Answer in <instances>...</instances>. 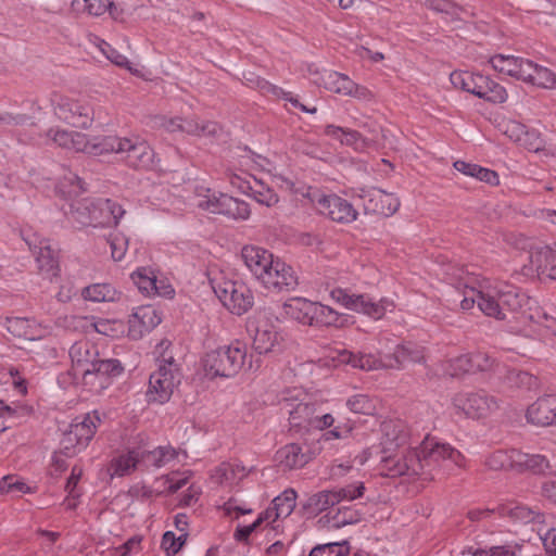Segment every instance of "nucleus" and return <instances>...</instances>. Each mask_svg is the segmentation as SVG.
Returning <instances> with one entry per match:
<instances>
[{"label": "nucleus", "mask_w": 556, "mask_h": 556, "mask_svg": "<svg viewBox=\"0 0 556 556\" xmlns=\"http://www.w3.org/2000/svg\"><path fill=\"white\" fill-rule=\"evenodd\" d=\"M383 470L384 475L391 478L407 476L408 478L420 477L422 480H428L417 448L408 450L401 456L384 458Z\"/></svg>", "instance_id": "10"}, {"label": "nucleus", "mask_w": 556, "mask_h": 556, "mask_svg": "<svg viewBox=\"0 0 556 556\" xmlns=\"http://www.w3.org/2000/svg\"><path fill=\"white\" fill-rule=\"evenodd\" d=\"M361 199L365 214L389 217L395 214L401 205L399 198L379 188L363 191Z\"/></svg>", "instance_id": "16"}, {"label": "nucleus", "mask_w": 556, "mask_h": 556, "mask_svg": "<svg viewBox=\"0 0 556 556\" xmlns=\"http://www.w3.org/2000/svg\"><path fill=\"white\" fill-rule=\"evenodd\" d=\"M526 68L521 81L541 89H556V73L554 71L531 60H529Z\"/></svg>", "instance_id": "27"}, {"label": "nucleus", "mask_w": 556, "mask_h": 556, "mask_svg": "<svg viewBox=\"0 0 556 556\" xmlns=\"http://www.w3.org/2000/svg\"><path fill=\"white\" fill-rule=\"evenodd\" d=\"M365 485L363 482H358L357 484H349L346 486L334 489V494L338 496V504L343 500L353 501L355 498L362 497L365 492Z\"/></svg>", "instance_id": "61"}, {"label": "nucleus", "mask_w": 556, "mask_h": 556, "mask_svg": "<svg viewBox=\"0 0 556 556\" xmlns=\"http://www.w3.org/2000/svg\"><path fill=\"white\" fill-rule=\"evenodd\" d=\"M460 288H463V299L460 300V307L464 311H469L475 306L476 303L478 304V296L480 294V290L469 287L466 283L458 282V289Z\"/></svg>", "instance_id": "63"}, {"label": "nucleus", "mask_w": 556, "mask_h": 556, "mask_svg": "<svg viewBox=\"0 0 556 556\" xmlns=\"http://www.w3.org/2000/svg\"><path fill=\"white\" fill-rule=\"evenodd\" d=\"M81 296L91 302H116L119 301L122 292L111 283H93L81 290Z\"/></svg>", "instance_id": "34"}, {"label": "nucleus", "mask_w": 556, "mask_h": 556, "mask_svg": "<svg viewBox=\"0 0 556 556\" xmlns=\"http://www.w3.org/2000/svg\"><path fill=\"white\" fill-rule=\"evenodd\" d=\"M190 128L187 129L188 134H194L198 136L216 137L222 130L220 126L216 122H203L202 124L188 123Z\"/></svg>", "instance_id": "58"}, {"label": "nucleus", "mask_w": 556, "mask_h": 556, "mask_svg": "<svg viewBox=\"0 0 556 556\" xmlns=\"http://www.w3.org/2000/svg\"><path fill=\"white\" fill-rule=\"evenodd\" d=\"M350 545L348 541L318 544L314 546L308 556H348Z\"/></svg>", "instance_id": "49"}, {"label": "nucleus", "mask_w": 556, "mask_h": 556, "mask_svg": "<svg viewBox=\"0 0 556 556\" xmlns=\"http://www.w3.org/2000/svg\"><path fill=\"white\" fill-rule=\"evenodd\" d=\"M358 294H351L346 289H342L340 287L333 288L330 291V298L339 305L354 311V305L356 304Z\"/></svg>", "instance_id": "59"}, {"label": "nucleus", "mask_w": 556, "mask_h": 556, "mask_svg": "<svg viewBox=\"0 0 556 556\" xmlns=\"http://www.w3.org/2000/svg\"><path fill=\"white\" fill-rule=\"evenodd\" d=\"M489 63L494 71L521 80V76L526 74L529 59L498 53L492 55L489 59Z\"/></svg>", "instance_id": "25"}, {"label": "nucleus", "mask_w": 556, "mask_h": 556, "mask_svg": "<svg viewBox=\"0 0 556 556\" xmlns=\"http://www.w3.org/2000/svg\"><path fill=\"white\" fill-rule=\"evenodd\" d=\"M527 421L538 427H547L556 422V397L544 395L533 402L526 413Z\"/></svg>", "instance_id": "22"}, {"label": "nucleus", "mask_w": 556, "mask_h": 556, "mask_svg": "<svg viewBox=\"0 0 556 556\" xmlns=\"http://www.w3.org/2000/svg\"><path fill=\"white\" fill-rule=\"evenodd\" d=\"M48 137H50L54 143H56L59 147L74 150L77 152H86L89 154H93L90 150L93 149V146L96 143V138L93 139V142H89L85 135L75 132V131H67L64 129H49Z\"/></svg>", "instance_id": "26"}, {"label": "nucleus", "mask_w": 556, "mask_h": 556, "mask_svg": "<svg viewBox=\"0 0 556 556\" xmlns=\"http://www.w3.org/2000/svg\"><path fill=\"white\" fill-rule=\"evenodd\" d=\"M260 282L269 291L288 292L298 286V277L290 265L276 257Z\"/></svg>", "instance_id": "14"}, {"label": "nucleus", "mask_w": 556, "mask_h": 556, "mask_svg": "<svg viewBox=\"0 0 556 556\" xmlns=\"http://www.w3.org/2000/svg\"><path fill=\"white\" fill-rule=\"evenodd\" d=\"M417 451L420 453L428 480L433 479L431 471L441 460H451L458 467L464 466L465 457L458 450L448 443L439 442L434 438L427 437L417 447Z\"/></svg>", "instance_id": "8"}, {"label": "nucleus", "mask_w": 556, "mask_h": 556, "mask_svg": "<svg viewBox=\"0 0 556 556\" xmlns=\"http://www.w3.org/2000/svg\"><path fill=\"white\" fill-rule=\"evenodd\" d=\"M530 261L540 279L556 280V250L543 247L531 254Z\"/></svg>", "instance_id": "29"}, {"label": "nucleus", "mask_w": 556, "mask_h": 556, "mask_svg": "<svg viewBox=\"0 0 556 556\" xmlns=\"http://www.w3.org/2000/svg\"><path fill=\"white\" fill-rule=\"evenodd\" d=\"M30 488L15 476H4L0 480V493L1 494H24L29 493Z\"/></svg>", "instance_id": "57"}, {"label": "nucleus", "mask_w": 556, "mask_h": 556, "mask_svg": "<svg viewBox=\"0 0 556 556\" xmlns=\"http://www.w3.org/2000/svg\"><path fill=\"white\" fill-rule=\"evenodd\" d=\"M313 308L314 302L304 298H292L283 304L286 315L304 326H313Z\"/></svg>", "instance_id": "30"}, {"label": "nucleus", "mask_w": 556, "mask_h": 556, "mask_svg": "<svg viewBox=\"0 0 556 556\" xmlns=\"http://www.w3.org/2000/svg\"><path fill=\"white\" fill-rule=\"evenodd\" d=\"M91 223L89 227L103 228L117 226L126 211L123 206L112 199H91Z\"/></svg>", "instance_id": "18"}, {"label": "nucleus", "mask_w": 556, "mask_h": 556, "mask_svg": "<svg viewBox=\"0 0 556 556\" xmlns=\"http://www.w3.org/2000/svg\"><path fill=\"white\" fill-rule=\"evenodd\" d=\"M422 349L410 342L397 344L392 353L380 356V365L390 369H401L407 363H421L424 361Z\"/></svg>", "instance_id": "21"}, {"label": "nucleus", "mask_w": 556, "mask_h": 556, "mask_svg": "<svg viewBox=\"0 0 556 556\" xmlns=\"http://www.w3.org/2000/svg\"><path fill=\"white\" fill-rule=\"evenodd\" d=\"M90 207V198L77 200L70 204V210L65 214L68 220L76 224L78 227H89L92 220Z\"/></svg>", "instance_id": "37"}, {"label": "nucleus", "mask_w": 556, "mask_h": 556, "mask_svg": "<svg viewBox=\"0 0 556 556\" xmlns=\"http://www.w3.org/2000/svg\"><path fill=\"white\" fill-rule=\"evenodd\" d=\"M346 406L355 414L370 415L375 412L374 401L367 394H355L348 399Z\"/></svg>", "instance_id": "53"}, {"label": "nucleus", "mask_w": 556, "mask_h": 556, "mask_svg": "<svg viewBox=\"0 0 556 556\" xmlns=\"http://www.w3.org/2000/svg\"><path fill=\"white\" fill-rule=\"evenodd\" d=\"M472 353H466L453 357L448 361V372L452 377H458L465 374H473L472 372V364H471Z\"/></svg>", "instance_id": "55"}, {"label": "nucleus", "mask_w": 556, "mask_h": 556, "mask_svg": "<svg viewBox=\"0 0 556 556\" xmlns=\"http://www.w3.org/2000/svg\"><path fill=\"white\" fill-rule=\"evenodd\" d=\"M125 367L117 358L92 359L88 367L83 369L85 383L98 384L106 389L113 381L123 376Z\"/></svg>", "instance_id": "11"}, {"label": "nucleus", "mask_w": 556, "mask_h": 556, "mask_svg": "<svg viewBox=\"0 0 556 556\" xmlns=\"http://www.w3.org/2000/svg\"><path fill=\"white\" fill-rule=\"evenodd\" d=\"M93 149L90 150L93 155L115 153L129 167L142 170H153L157 168L159 160L154 150L147 140L134 137L104 136L97 137Z\"/></svg>", "instance_id": "1"}, {"label": "nucleus", "mask_w": 556, "mask_h": 556, "mask_svg": "<svg viewBox=\"0 0 556 556\" xmlns=\"http://www.w3.org/2000/svg\"><path fill=\"white\" fill-rule=\"evenodd\" d=\"M161 321L162 317L153 306H139L129 316L128 337L132 340H139L157 327Z\"/></svg>", "instance_id": "19"}, {"label": "nucleus", "mask_w": 556, "mask_h": 556, "mask_svg": "<svg viewBox=\"0 0 556 556\" xmlns=\"http://www.w3.org/2000/svg\"><path fill=\"white\" fill-rule=\"evenodd\" d=\"M515 453L516 448L497 450L488 456L485 465L491 470H516Z\"/></svg>", "instance_id": "44"}, {"label": "nucleus", "mask_w": 556, "mask_h": 556, "mask_svg": "<svg viewBox=\"0 0 556 556\" xmlns=\"http://www.w3.org/2000/svg\"><path fill=\"white\" fill-rule=\"evenodd\" d=\"M247 189L252 191V197L257 203L267 207L274 206L279 201L278 194L273 189L262 188V190H253L248 184Z\"/></svg>", "instance_id": "62"}, {"label": "nucleus", "mask_w": 556, "mask_h": 556, "mask_svg": "<svg viewBox=\"0 0 556 556\" xmlns=\"http://www.w3.org/2000/svg\"><path fill=\"white\" fill-rule=\"evenodd\" d=\"M85 11L91 16H101L109 12L113 18H117L119 11L113 1L110 0H84Z\"/></svg>", "instance_id": "51"}, {"label": "nucleus", "mask_w": 556, "mask_h": 556, "mask_svg": "<svg viewBox=\"0 0 556 556\" xmlns=\"http://www.w3.org/2000/svg\"><path fill=\"white\" fill-rule=\"evenodd\" d=\"M325 518H327V522L329 523L330 528L340 529L348 525L359 522L362 520V514L352 507L343 506L340 507L338 511L331 517L326 515Z\"/></svg>", "instance_id": "47"}, {"label": "nucleus", "mask_w": 556, "mask_h": 556, "mask_svg": "<svg viewBox=\"0 0 556 556\" xmlns=\"http://www.w3.org/2000/svg\"><path fill=\"white\" fill-rule=\"evenodd\" d=\"M514 515L525 523H539L544 521V515L528 507H516Z\"/></svg>", "instance_id": "64"}, {"label": "nucleus", "mask_w": 556, "mask_h": 556, "mask_svg": "<svg viewBox=\"0 0 556 556\" xmlns=\"http://www.w3.org/2000/svg\"><path fill=\"white\" fill-rule=\"evenodd\" d=\"M472 372L490 371L495 365V358L484 352H473L471 356Z\"/></svg>", "instance_id": "60"}, {"label": "nucleus", "mask_w": 556, "mask_h": 556, "mask_svg": "<svg viewBox=\"0 0 556 556\" xmlns=\"http://www.w3.org/2000/svg\"><path fill=\"white\" fill-rule=\"evenodd\" d=\"M427 8L444 14L450 22H462L463 14L467 13L466 9L452 0H425Z\"/></svg>", "instance_id": "39"}, {"label": "nucleus", "mask_w": 556, "mask_h": 556, "mask_svg": "<svg viewBox=\"0 0 556 556\" xmlns=\"http://www.w3.org/2000/svg\"><path fill=\"white\" fill-rule=\"evenodd\" d=\"M240 257L251 274L261 281L276 258L268 250L257 245H244Z\"/></svg>", "instance_id": "20"}, {"label": "nucleus", "mask_w": 556, "mask_h": 556, "mask_svg": "<svg viewBox=\"0 0 556 556\" xmlns=\"http://www.w3.org/2000/svg\"><path fill=\"white\" fill-rule=\"evenodd\" d=\"M454 406L470 418H481L498 408L494 396L485 391L459 393L453 399Z\"/></svg>", "instance_id": "12"}, {"label": "nucleus", "mask_w": 556, "mask_h": 556, "mask_svg": "<svg viewBox=\"0 0 556 556\" xmlns=\"http://www.w3.org/2000/svg\"><path fill=\"white\" fill-rule=\"evenodd\" d=\"M213 290L231 314L241 316L254 304L251 289L242 281L223 279L213 286Z\"/></svg>", "instance_id": "7"}, {"label": "nucleus", "mask_w": 556, "mask_h": 556, "mask_svg": "<svg viewBox=\"0 0 556 556\" xmlns=\"http://www.w3.org/2000/svg\"><path fill=\"white\" fill-rule=\"evenodd\" d=\"M342 315L328 305L314 302L313 327H329L341 325Z\"/></svg>", "instance_id": "42"}, {"label": "nucleus", "mask_w": 556, "mask_h": 556, "mask_svg": "<svg viewBox=\"0 0 556 556\" xmlns=\"http://www.w3.org/2000/svg\"><path fill=\"white\" fill-rule=\"evenodd\" d=\"M394 303L388 298L375 301L369 294H358L354 311L375 320L381 319L388 311H392Z\"/></svg>", "instance_id": "28"}, {"label": "nucleus", "mask_w": 556, "mask_h": 556, "mask_svg": "<svg viewBox=\"0 0 556 556\" xmlns=\"http://www.w3.org/2000/svg\"><path fill=\"white\" fill-rule=\"evenodd\" d=\"M340 361L351 365L353 368H359L363 370L376 369L378 367V363H380V358L377 359L370 354H365L362 352L355 353L346 350L340 353Z\"/></svg>", "instance_id": "43"}, {"label": "nucleus", "mask_w": 556, "mask_h": 556, "mask_svg": "<svg viewBox=\"0 0 556 556\" xmlns=\"http://www.w3.org/2000/svg\"><path fill=\"white\" fill-rule=\"evenodd\" d=\"M55 115L75 128L86 129L91 126L94 112L87 102L65 99L55 106Z\"/></svg>", "instance_id": "13"}, {"label": "nucleus", "mask_w": 556, "mask_h": 556, "mask_svg": "<svg viewBox=\"0 0 556 556\" xmlns=\"http://www.w3.org/2000/svg\"><path fill=\"white\" fill-rule=\"evenodd\" d=\"M101 421L98 410L76 416L63 433L60 453L66 457H74L83 452L93 439Z\"/></svg>", "instance_id": "5"}, {"label": "nucleus", "mask_w": 556, "mask_h": 556, "mask_svg": "<svg viewBox=\"0 0 556 556\" xmlns=\"http://www.w3.org/2000/svg\"><path fill=\"white\" fill-rule=\"evenodd\" d=\"M478 308L489 317H494L497 320H506L507 315L502 311V303H500V291L497 296H492L483 291H480L478 296Z\"/></svg>", "instance_id": "46"}, {"label": "nucleus", "mask_w": 556, "mask_h": 556, "mask_svg": "<svg viewBox=\"0 0 556 556\" xmlns=\"http://www.w3.org/2000/svg\"><path fill=\"white\" fill-rule=\"evenodd\" d=\"M138 458L132 454V446L126 453L113 457L109 464L108 471L111 477H125L138 469Z\"/></svg>", "instance_id": "35"}, {"label": "nucleus", "mask_w": 556, "mask_h": 556, "mask_svg": "<svg viewBox=\"0 0 556 556\" xmlns=\"http://www.w3.org/2000/svg\"><path fill=\"white\" fill-rule=\"evenodd\" d=\"M23 239L35 255L39 274L48 279L58 277L60 274L59 255L51 248L49 240L40 238L37 233L25 235V232H23Z\"/></svg>", "instance_id": "9"}, {"label": "nucleus", "mask_w": 556, "mask_h": 556, "mask_svg": "<svg viewBox=\"0 0 556 556\" xmlns=\"http://www.w3.org/2000/svg\"><path fill=\"white\" fill-rule=\"evenodd\" d=\"M247 364L252 368V362L248 363V345L240 340L210 351L202 358L205 377L210 379L231 378Z\"/></svg>", "instance_id": "3"}, {"label": "nucleus", "mask_w": 556, "mask_h": 556, "mask_svg": "<svg viewBox=\"0 0 556 556\" xmlns=\"http://www.w3.org/2000/svg\"><path fill=\"white\" fill-rule=\"evenodd\" d=\"M323 86L328 91L348 96L351 92L350 87H352V79L342 73L336 71L326 72L321 77Z\"/></svg>", "instance_id": "40"}, {"label": "nucleus", "mask_w": 556, "mask_h": 556, "mask_svg": "<svg viewBox=\"0 0 556 556\" xmlns=\"http://www.w3.org/2000/svg\"><path fill=\"white\" fill-rule=\"evenodd\" d=\"M207 192L208 193L199 201L198 207L212 214L222 215L228 194L211 192L210 190H207Z\"/></svg>", "instance_id": "52"}, {"label": "nucleus", "mask_w": 556, "mask_h": 556, "mask_svg": "<svg viewBox=\"0 0 556 556\" xmlns=\"http://www.w3.org/2000/svg\"><path fill=\"white\" fill-rule=\"evenodd\" d=\"M108 242L111 248L112 258L116 262L122 261L128 249V238L122 232L110 233Z\"/></svg>", "instance_id": "56"}, {"label": "nucleus", "mask_w": 556, "mask_h": 556, "mask_svg": "<svg viewBox=\"0 0 556 556\" xmlns=\"http://www.w3.org/2000/svg\"><path fill=\"white\" fill-rule=\"evenodd\" d=\"M187 532L176 536L173 531H166L162 536L161 546L167 556H174L181 549L187 541Z\"/></svg>", "instance_id": "54"}, {"label": "nucleus", "mask_w": 556, "mask_h": 556, "mask_svg": "<svg viewBox=\"0 0 556 556\" xmlns=\"http://www.w3.org/2000/svg\"><path fill=\"white\" fill-rule=\"evenodd\" d=\"M68 354L73 365L79 368L81 372L92 362L88 342H75L70 348Z\"/></svg>", "instance_id": "50"}, {"label": "nucleus", "mask_w": 556, "mask_h": 556, "mask_svg": "<svg viewBox=\"0 0 556 556\" xmlns=\"http://www.w3.org/2000/svg\"><path fill=\"white\" fill-rule=\"evenodd\" d=\"M338 496L333 490H323L309 495L301 502L300 511L306 519L315 518L323 511L338 504Z\"/></svg>", "instance_id": "24"}, {"label": "nucleus", "mask_w": 556, "mask_h": 556, "mask_svg": "<svg viewBox=\"0 0 556 556\" xmlns=\"http://www.w3.org/2000/svg\"><path fill=\"white\" fill-rule=\"evenodd\" d=\"M529 321L539 326V331L542 337L552 338L556 337V317L549 315L536 302L535 306L529 313Z\"/></svg>", "instance_id": "36"}, {"label": "nucleus", "mask_w": 556, "mask_h": 556, "mask_svg": "<svg viewBox=\"0 0 556 556\" xmlns=\"http://www.w3.org/2000/svg\"><path fill=\"white\" fill-rule=\"evenodd\" d=\"M251 211L247 202L228 195L222 215L232 219L245 220L250 217Z\"/></svg>", "instance_id": "48"}, {"label": "nucleus", "mask_w": 556, "mask_h": 556, "mask_svg": "<svg viewBox=\"0 0 556 556\" xmlns=\"http://www.w3.org/2000/svg\"><path fill=\"white\" fill-rule=\"evenodd\" d=\"M454 168L466 176L473 177L480 181L489 184L490 186H496L500 184V177L495 170L482 167L478 164L457 160L454 162Z\"/></svg>", "instance_id": "33"}, {"label": "nucleus", "mask_w": 556, "mask_h": 556, "mask_svg": "<svg viewBox=\"0 0 556 556\" xmlns=\"http://www.w3.org/2000/svg\"><path fill=\"white\" fill-rule=\"evenodd\" d=\"M256 87L265 93H270L279 99L286 100L293 108L299 109L303 113L315 114L317 112L316 106H307V105L303 104L299 100L298 96H294L290 91H286L281 87L270 84L269 81H267L264 78H257Z\"/></svg>", "instance_id": "32"}, {"label": "nucleus", "mask_w": 556, "mask_h": 556, "mask_svg": "<svg viewBox=\"0 0 556 556\" xmlns=\"http://www.w3.org/2000/svg\"><path fill=\"white\" fill-rule=\"evenodd\" d=\"M450 81L455 88L493 104L504 103L508 98L504 86L481 73L454 71L450 75Z\"/></svg>", "instance_id": "4"}, {"label": "nucleus", "mask_w": 556, "mask_h": 556, "mask_svg": "<svg viewBox=\"0 0 556 556\" xmlns=\"http://www.w3.org/2000/svg\"><path fill=\"white\" fill-rule=\"evenodd\" d=\"M130 278L138 290L147 296L152 295L153 291H155V283H159L154 271L149 267L138 268L130 275Z\"/></svg>", "instance_id": "45"}, {"label": "nucleus", "mask_w": 556, "mask_h": 556, "mask_svg": "<svg viewBox=\"0 0 556 556\" xmlns=\"http://www.w3.org/2000/svg\"><path fill=\"white\" fill-rule=\"evenodd\" d=\"M306 197L320 215L334 223L349 225L357 219L358 211L354 205L336 193L325 194L317 188L309 187Z\"/></svg>", "instance_id": "6"}, {"label": "nucleus", "mask_w": 556, "mask_h": 556, "mask_svg": "<svg viewBox=\"0 0 556 556\" xmlns=\"http://www.w3.org/2000/svg\"><path fill=\"white\" fill-rule=\"evenodd\" d=\"M172 342L163 340L157 345L161 353L156 358L157 368L151 372L149 384L146 391V401L148 404H165L167 403L175 388L180 384L182 372L180 365L174 358L172 351Z\"/></svg>", "instance_id": "2"}, {"label": "nucleus", "mask_w": 556, "mask_h": 556, "mask_svg": "<svg viewBox=\"0 0 556 556\" xmlns=\"http://www.w3.org/2000/svg\"><path fill=\"white\" fill-rule=\"evenodd\" d=\"M298 493L294 489H287L271 501L275 518H287L294 510Z\"/></svg>", "instance_id": "41"}, {"label": "nucleus", "mask_w": 556, "mask_h": 556, "mask_svg": "<svg viewBox=\"0 0 556 556\" xmlns=\"http://www.w3.org/2000/svg\"><path fill=\"white\" fill-rule=\"evenodd\" d=\"M516 471L531 470L533 472H543L547 469L548 460L545 456L539 454H528L516 450Z\"/></svg>", "instance_id": "38"}, {"label": "nucleus", "mask_w": 556, "mask_h": 556, "mask_svg": "<svg viewBox=\"0 0 556 556\" xmlns=\"http://www.w3.org/2000/svg\"><path fill=\"white\" fill-rule=\"evenodd\" d=\"M253 337V349L262 355L267 354L274 350V346L278 343V332L275 327L268 323L256 326L254 329Z\"/></svg>", "instance_id": "31"}, {"label": "nucleus", "mask_w": 556, "mask_h": 556, "mask_svg": "<svg viewBox=\"0 0 556 556\" xmlns=\"http://www.w3.org/2000/svg\"><path fill=\"white\" fill-rule=\"evenodd\" d=\"M138 458V467L142 469L161 468L175 459L178 455L170 445L157 446L152 450L142 440L132 446V454Z\"/></svg>", "instance_id": "17"}, {"label": "nucleus", "mask_w": 556, "mask_h": 556, "mask_svg": "<svg viewBox=\"0 0 556 556\" xmlns=\"http://www.w3.org/2000/svg\"><path fill=\"white\" fill-rule=\"evenodd\" d=\"M313 458V454L307 448L305 452L298 443H289L280 447L275 455L277 464L283 470H292L304 467Z\"/></svg>", "instance_id": "23"}, {"label": "nucleus", "mask_w": 556, "mask_h": 556, "mask_svg": "<svg viewBox=\"0 0 556 556\" xmlns=\"http://www.w3.org/2000/svg\"><path fill=\"white\" fill-rule=\"evenodd\" d=\"M536 300L529 296L525 291L515 286H506L500 290V303L502 311L519 315L522 319H529V313L536 304Z\"/></svg>", "instance_id": "15"}]
</instances>
